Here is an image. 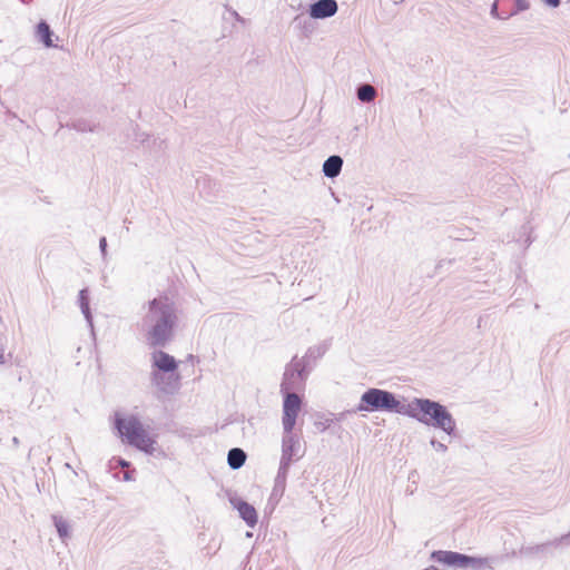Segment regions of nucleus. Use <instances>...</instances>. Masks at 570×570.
<instances>
[{
	"label": "nucleus",
	"mask_w": 570,
	"mask_h": 570,
	"mask_svg": "<svg viewBox=\"0 0 570 570\" xmlns=\"http://www.w3.org/2000/svg\"><path fill=\"white\" fill-rule=\"evenodd\" d=\"M180 376L178 373L153 372V384L163 393L173 394L179 387Z\"/></svg>",
	"instance_id": "obj_7"
},
{
	"label": "nucleus",
	"mask_w": 570,
	"mask_h": 570,
	"mask_svg": "<svg viewBox=\"0 0 570 570\" xmlns=\"http://www.w3.org/2000/svg\"><path fill=\"white\" fill-rule=\"evenodd\" d=\"M560 540H562V541L570 540V532L564 534V535H562Z\"/></svg>",
	"instance_id": "obj_27"
},
{
	"label": "nucleus",
	"mask_w": 570,
	"mask_h": 570,
	"mask_svg": "<svg viewBox=\"0 0 570 570\" xmlns=\"http://www.w3.org/2000/svg\"><path fill=\"white\" fill-rule=\"evenodd\" d=\"M375 96H376V90L371 85L365 83L357 88V98L362 102H371L374 100Z\"/></svg>",
	"instance_id": "obj_17"
},
{
	"label": "nucleus",
	"mask_w": 570,
	"mask_h": 570,
	"mask_svg": "<svg viewBox=\"0 0 570 570\" xmlns=\"http://www.w3.org/2000/svg\"><path fill=\"white\" fill-rule=\"evenodd\" d=\"M292 367L297 372L298 376L302 375L303 367L299 362H295L292 364Z\"/></svg>",
	"instance_id": "obj_22"
},
{
	"label": "nucleus",
	"mask_w": 570,
	"mask_h": 570,
	"mask_svg": "<svg viewBox=\"0 0 570 570\" xmlns=\"http://www.w3.org/2000/svg\"><path fill=\"white\" fill-rule=\"evenodd\" d=\"M302 411V399L296 393H287L283 402L282 425L284 432H293Z\"/></svg>",
	"instance_id": "obj_6"
},
{
	"label": "nucleus",
	"mask_w": 570,
	"mask_h": 570,
	"mask_svg": "<svg viewBox=\"0 0 570 570\" xmlns=\"http://www.w3.org/2000/svg\"><path fill=\"white\" fill-rule=\"evenodd\" d=\"M403 415L415 419L428 426L439 429L448 435H454L455 433L456 424L452 414L444 405L430 399H413L405 404Z\"/></svg>",
	"instance_id": "obj_2"
},
{
	"label": "nucleus",
	"mask_w": 570,
	"mask_h": 570,
	"mask_svg": "<svg viewBox=\"0 0 570 570\" xmlns=\"http://www.w3.org/2000/svg\"><path fill=\"white\" fill-rule=\"evenodd\" d=\"M494 559L493 558H468V568H472L474 570H483L485 568H492Z\"/></svg>",
	"instance_id": "obj_18"
},
{
	"label": "nucleus",
	"mask_w": 570,
	"mask_h": 570,
	"mask_svg": "<svg viewBox=\"0 0 570 570\" xmlns=\"http://www.w3.org/2000/svg\"><path fill=\"white\" fill-rule=\"evenodd\" d=\"M299 442L293 432H284L282 438V456L279 461L278 479L285 478L294 458H298Z\"/></svg>",
	"instance_id": "obj_5"
},
{
	"label": "nucleus",
	"mask_w": 570,
	"mask_h": 570,
	"mask_svg": "<svg viewBox=\"0 0 570 570\" xmlns=\"http://www.w3.org/2000/svg\"><path fill=\"white\" fill-rule=\"evenodd\" d=\"M544 2L552 8H557L560 4V0H544Z\"/></svg>",
	"instance_id": "obj_24"
},
{
	"label": "nucleus",
	"mask_w": 570,
	"mask_h": 570,
	"mask_svg": "<svg viewBox=\"0 0 570 570\" xmlns=\"http://www.w3.org/2000/svg\"><path fill=\"white\" fill-rule=\"evenodd\" d=\"M432 558L438 562L456 567V568H468V558L469 556L453 552V551H434L432 553Z\"/></svg>",
	"instance_id": "obj_9"
},
{
	"label": "nucleus",
	"mask_w": 570,
	"mask_h": 570,
	"mask_svg": "<svg viewBox=\"0 0 570 570\" xmlns=\"http://www.w3.org/2000/svg\"><path fill=\"white\" fill-rule=\"evenodd\" d=\"M12 442H13V444L18 445V444H19V439L14 436V438L12 439Z\"/></svg>",
	"instance_id": "obj_28"
},
{
	"label": "nucleus",
	"mask_w": 570,
	"mask_h": 570,
	"mask_svg": "<svg viewBox=\"0 0 570 570\" xmlns=\"http://www.w3.org/2000/svg\"><path fill=\"white\" fill-rule=\"evenodd\" d=\"M230 503L235 509H237L240 518L248 527L254 528L256 525L257 512L253 505L238 498H232Z\"/></svg>",
	"instance_id": "obj_10"
},
{
	"label": "nucleus",
	"mask_w": 570,
	"mask_h": 570,
	"mask_svg": "<svg viewBox=\"0 0 570 570\" xmlns=\"http://www.w3.org/2000/svg\"><path fill=\"white\" fill-rule=\"evenodd\" d=\"M178 320V308L168 296L149 301L141 318L146 343L151 347L166 346L174 338Z\"/></svg>",
	"instance_id": "obj_1"
},
{
	"label": "nucleus",
	"mask_w": 570,
	"mask_h": 570,
	"mask_svg": "<svg viewBox=\"0 0 570 570\" xmlns=\"http://www.w3.org/2000/svg\"><path fill=\"white\" fill-rule=\"evenodd\" d=\"M405 404H401L393 393L380 389H368L362 394L357 405L358 411L365 412L389 411L403 414Z\"/></svg>",
	"instance_id": "obj_4"
},
{
	"label": "nucleus",
	"mask_w": 570,
	"mask_h": 570,
	"mask_svg": "<svg viewBox=\"0 0 570 570\" xmlns=\"http://www.w3.org/2000/svg\"><path fill=\"white\" fill-rule=\"evenodd\" d=\"M52 520L60 539H68L70 537V528L68 521L60 515H53Z\"/></svg>",
	"instance_id": "obj_16"
},
{
	"label": "nucleus",
	"mask_w": 570,
	"mask_h": 570,
	"mask_svg": "<svg viewBox=\"0 0 570 570\" xmlns=\"http://www.w3.org/2000/svg\"><path fill=\"white\" fill-rule=\"evenodd\" d=\"M342 167L343 159L341 156H330L323 164V174L327 178H335L341 174Z\"/></svg>",
	"instance_id": "obj_12"
},
{
	"label": "nucleus",
	"mask_w": 570,
	"mask_h": 570,
	"mask_svg": "<svg viewBox=\"0 0 570 570\" xmlns=\"http://www.w3.org/2000/svg\"><path fill=\"white\" fill-rule=\"evenodd\" d=\"M245 461H246V453L242 449L234 448V449L229 450L228 455H227V462L232 469L237 470V469L242 468L244 465Z\"/></svg>",
	"instance_id": "obj_13"
},
{
	"label": "nucleus",
	"mask_w": 570,
	"mask_h": 570,
	"mask_svg": "<svg viewBox=\"0 0 570 570\" xmlns=\"http://www.w3.org/2000/svg\"><path fill=\"white\" fill-rule=\"evenodd\" d=\"M116 428L119 434L125 438L130 445L150 455H164V452L157 446L156 439L149 435L148 431L136 416L130 415L125 419L117 417Z\"/></svg>",
	"instance_id": "obj_3"
},
{
	"label": "nucleus",
	"mask_w": 570,
	"mask_h": 570,
	"mask_svg": "<svg viewBox=\"0 0 570 570\" xmlns=\"http://www.w3.org/2000/svg\"><path fill=\"white\" fill-rule=\"evenodd\" d=\"M338 10L335 0H318L309 6V16L313 19H326L335 16Z\"/></svg>",
	"instance_id": "obj_8"
},
{
	"label": "nucleus",
	"mask_w": 570,
	"mask_h": 570,
	"mask_svg": "<svg viewBox=\"0 0 570 570\" xmlns=\"http://www.w3.org/2000/svg\"><path fill=\"white\" fill-rule=\"evenodd\" d=\"M119 464L122 466V468H127L129 465V463L125 460H119Z\"/></svg>",
	"instance_id": "obj_26"
},
{
	"label": "nucleus",
	"mask_w": 570,
	"mask_h": 570,
	"mask_svg": "<svg viewBox=\"0 0 570 570\" xmlns=\"http://www.w3.org/2000/svg\"><path fill=\"white\" fill-rule=\"evenodd\" d=\"M431 445L438 451V452H446L448 448L445 444L436 441V440H432L431 441Z\"/></svg>",
	"instance_id": "obj_20"
},
{
	"label": "nucleus",
	"mask_w": 570,
	"mask_h": 570,
	"mask_svg": "<svg viewBox=\"0 0 570 570\" xmlns=\"http://www.w3.org/2000/svg\"><path fill=\"white\" fill-rule=\"evenodd\" d=\"M153 364L157 368L155 372L176 373L177 362L166 352L157 351L153 353Z\"/></svg>",
	"instance_id": "obj_11"
},
{
	"label": "nucleus",
	"mask_w": 570,
	"mask_h": 570,
	"mask_svg": "<svg viewBox=\"0 0 570 570\" xmlns=\"http://www.w3.org/2000/svg\"><path fill=\"white\" fill-rule=\"evenodd\" d=\"M514 1H515V7H517V12L525 11L530 8V3L528 0H514Z\"/></svg>",
	"instance_id": "obj_19"
},
{
	"label": "nucleus",
	"mask_w": 570,
	"mask_h": 570,
	"mask_svg": "<svg viewBox=\"0 0 570 570\" xmlns=\"http://www.w3.org/2000/svg\"><path fill=\"white\" fill-rule=\"evenodd\" d=\"M491 14H492V17H494V18H498V17H499V14H498V3H497V2H494V3L492 4V7H491Z\"/></svg>",
	"instance_id": "obj_25"
},
{
	"label": "nucleus",
	"mask_w": 570,
	"mask_h": 570,
	"mask_svg": "<svg viewBox=\"0 0 570 570\" xmlns=\"http://www.w3.org/2000/svg\"><path fill=\"white\" fill-rule=\"evenodd\" d=\"M99 247H100L102 256H106V254H107V240H106V237H101L100 238Z\"/></svg>",
	"instance_id": "obj_21"
},
{
	"label": "nucleus",
	"mask_w": 570,
	"mask_h": 570,
	"mask_svg": "<svg viewBox=\"0 0 570 570\" xmlns=\"http://www.w3.org/2000/svg\"><path fill=\"white\" fill-rule=\"evenodd\" d=\"M78 303L86 321L88 322L89 326L92 327V316L89 307L88 289L83 288L79 292Z\"/></svg>",
	"instance_id": "obj_15"
},
{
	"label": "nucleus",
	"mask_w": 570,
	"mask_h": 570,
	"mask_svg": "<svg viewBox=\"0 0 570 570\" xmlns=\"http://www.w3.org/2000/svg\"><path fill=\"white\" fill-rule=\"evenodd\" d=\"M36 35L38 37V39L47 47V48H50V47H53V43H52V31L49 27V24L45 21H41L38 23L37 26V30H36Z\"/></svg>",
	"instance_id": "obj_14"
},
{
	"label": "nucleus",
	"mask_w": 570,
	"mask_h": 570,
	"mask_svg": "<svg viewBox=\"0 0 570 570\" xmlns=\"http://www.w3.org/2000/svg\"><path fill=\"white\" fill-rule=\"evenodd\" d=\"M4 346L0 344V365L6 363Z\"/></svg>",
	"instance_id": "obj_23"
}]
</instances>
